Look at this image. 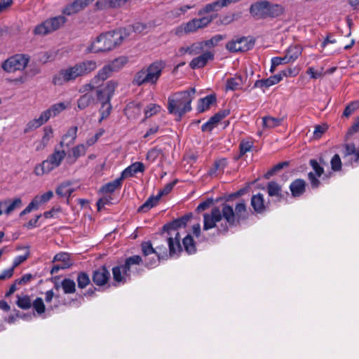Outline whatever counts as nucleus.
<instances>
[{
    "label": "nucleus",
    "mask_w": 359,
    "mask_h": 359,
    "mask_svg": "<svg viewBox=\"0 0 359 359\" xmlns=\"http://www.w3.org/2000/svg\"><path fill=\"white\" fill-rule=\"evenodd\" d=\"M97 67L95 60H83L72 66L60 69L53 78V83L62 86L65 83L74 81L76 79L84 76Z\"/></svg>",
    "instance_id": "1"
},
{
    "label": "nucleus",
    "mask_w": 359,
    "mask_h": 359,
    "mask_svg": "<svg viewBox=\"0 0 359 359\" xmlns=\"http://www.w3.org/2000/svg\"><path fill=\"white\" fill-rule=\"evenodd\" d=\"M127 36L123 29L102 34L91 43L88 50L92 53L111 50L120 46Z\"/></svg>",
    "instance_id": "2"
},
{
    "label": "nucleus",
    "mask_w": 359,
    "mask_h": 359,
    "mask_svg": "<svg viewBox=\"0 0 359 359\" xmlns=\"http://www.w3.org/2000/svg\"><path fill=\"white\" fill-rule=\"evenodd\" d=\"M194 94L195 88L171 94L168 99V112L181 118L184 114L190 111Z\"/></svg>",
    "instance_id": "3"
},
{
    "label": "nucleus",
    "mask_w": 359,
    "mask_h": 359,
    "mask_svg": "<svg viewBox=\"0 0 359 359\" xmlns=\"http://www.w3.org/2000/svg\"><path fill=\"white\" fill-rule=\"evenodd\" d=\"M165 65L162 62H154L148 67L142 68L134 76L133 83L137 86L144 84L155 85L159 80Z\"/></svg>",
    "instance_id": "4"
},
{
    "label": "nucleus",
    "mask_w": 359,
    "mask_h": 359,
    "mask_svg": "<svg viewBox=\"0 0 359 359\" xmlns=\"http://www.w3.org/2000/svg\"><path fill=\"white\" fill-rule=\"evenodd\" d=\"M189 216L186 215L180 219L175 220L171 224L164 225L163 229L168 231L170 235V237L166 239L168 241L170 256H172L182 250L180 243V233L177 231V229L185 226L189 220Z\"/></svg>",
    "instance_id": "5"
},
{
    "label": "nucleus",
    "mask_w": 359,
    "mask_h": 359,
    "mask_svg": "<svg viewBox=\"0 0 359 359\" xmlns=\"http://www.w3.org/2000/svg\"><path fill=\"white\" fill-rule=\"evenodd\" d=\"M142 262L143 260L140 255H133L126 258L124 264L113 267L114 285L117 286L126 283L127 280L130 279V272L134 266Z\"/></svg>",
    "instance_id": "6"
},
{
    "label": "nucleus",
    "mask_w": 359,
    "mask_h": 359,
    "mask_svg": "<svg viewBox=\"0 0 359 359\" xmlns=\"http://www.w3.org/2000/svg\"><path fill=\"white\" fill-rule=\"evenodd\" d=\"M67 107L68 104L65 102H59L53 104L50 108L41 112L39 118H34L29 121L24 129V132L27 133L41 127L51 117H55L65 110Z\"/></svg>",
    "instance_id": "7"
},
{
    "label": "nucleus",
    "mask_w": 359,
    "mask_h": 359,
    "mask_svg": "<svg viewBox=\"0 0 359 359\" xmlns=\"http://www.w3.org/2000/svg\"><path fill=\"white\" fill-rule=\"evenodd\" d=\"M222 215L229 226H236L241 220H244L248 217L246 204L243 201H241L236 204L234 210L231 205L224 204Z\"/></svg>",
    "instance_id": "8"
},
{
    "label": "nucleus",
    "mask_w": 359,
    "mask_h": 359,
    "mask_svg": "<svg viewBox=\"0 0 359 359\" xmlns=\"http://www.w3.org/2000/svg\"><path fill=\"white\" fill-rule=\"evenodd\" d=\"M66 155L67 154L65 150L55 148L46 160L43 161L35 166L34 170V174L36 176H42L49 173L61 165Z\"/></svg>",
    "instance_id": "9"
},
{
    "label": "nucleus",
    "mask_w": 359,
    "mask_h": 359,
    "mask_svg": "<svg viewBox=\"0 0 359 359\" xmlns=\"http://www.w3.org/2000/svg\"><path fill=\"white\" fill-rule=\"evenodd\" d=\"M65 22L66 18L62 15L51 18L37 25L34 33L36 35H46L58 29Z\"/></svg>",
    "instance_id": "10"
},
{
    "label": "nucleus",
    "mask_w": 359,
    "mask_h": 359,
    "mask_svg": "<svg viewBox=\"0 0 359 359\" xmlns=\"http://www.w3.org/2000/svg\"><path fill=\"white\" fill-rule=\"evenodd\" d=\"M29 61V57L25 54H16L5 60L1 67L7 72L23 70Z\"/></svg>",
    "instance_id": "11"
},
{
    "label": "nucleus",
    "mask_w": 359,
    "mask_h": 359,
    "mask_svg": "<svg viewBox=\"0 0 359 359\" xmlns=\"http://www.w3.org/2000/svg\"><path fill=\"white\" fill-rule=\"evenodd\" d=\"M118 86V82L114 80H110L103 85H99L95 90L97 101L100 102H111Z\"/></svg>",
    "instance_id": "12"
},
{
    "label": "nucleus",
    "mask_w": 359,
    "mask_h": 359,
    "mask_svg": "<svg viewBox=\"0 0 359 359\" xmlns=\"http://www.w3.org/2000/svg\"><path fill=\"white\" fill-rule=\"evenodd\" d=\"M254 43L247 37L232 39L226 44V48L230 52H245L252 48Z\"/></svg>",
    "instance_id": "13"
},
{
    "label": "nucleus",
    "mask_w": 359,
    "mask_h": 359,
    "mask_svg": "<svg viewBox=\"0 0 359 359\" xmlns=\"http://www.w3.org/2000/svg\"><path fill=\"white\" fill-rule=\"evenodd\" d=\"M142 252L144 257L154 255L151 259H145V266L148 268L154 267L160 259L159 252L155 250L150 241L143 242L141 245Z\"/></svg>",
    "instance_id": "14"
},
{
    "label": "nucleus",
    "mask_w": 359,
    "mask_h": 359,
    "mask_svg": "<svg viewBox=\"0 0 359 359\" xmlns=\"http://www.w3.org/2000/svg\"><path fill=\"white\" fill-rule=\"evenodd\" d=\"M222 217V210H220L219 208L215 207L210 214L203 215V229L207 231L215 227L216 223L220 222Z\"/></svg>",
    "instance_id": "15"
},
{
    "label": "nucleus",
    "mask_w": 359,
    "mask_h": 359,
    "mask_svg": "<svg viewBox=\"0 0 359 359\" xmlns=\"http://www.w3.org/2000/svg\"><path fill=\"white\" fill-rule=\"evenodd\" d=\"M309 164L314 170V172H310L308 174V177L310 181L312 188L316 189L320 185V181L318 177H320L324 172L323 166L315 159H311Z\"/></svg>",
    "instance_id": "16"
},
{
    "label": "nucleus",
    "mask_w": 359,
    "mask_h": 359,
    "mask_svg": "<svg viewBox=\"0 0 359 359\" xmlns=\"http://www.w3.org/2000/svg\"><path fill=\"white\" fill-rule=\"evenodd\" d=\"M24 249L25 250V253L23 255L16 257L13 260V266L2 271L0 274V280H4L12 277L14 269L28 259L30 255L29 248V247H25Z\"/></svg>",
    "instance_id": "17"
},
{
    "label": "nucleus",
    "mask_w": 359,
    "mask_h": 359,
    "mask_svg": "<svg viewBox=\"0 0 359 359\" xmlns=\"http://www.w3.org/2000/svg\"><path fill=\"white\" fill-rule=\"evenodd\" d=\"M95 0H74L72 3L67 5L62 10V13L67 15H72L83 10Z\"/></svg>",
    "instance_id": "18"
},
{
    "label": "nucleus",
    "mask_w": 359,
    "mask_h": 359,
    "mask_svg": "<svg viewBox=\"0 0 359 359\" xmlns=\"http://www.w3.org/2000/svg\"><path fill=\"white\" fill-rule=\"evenodd\" d=\"M198 29L197 24L194 18L186 23H182L177 26L172 32L175 35L180 37L184 35L194 33Z\"/></svg>",
    "instance_id": "19"
},
{
    "label": "nucleus",
    "mask_w": 359,
    "mask_h": 359,
    "mask_svg": "<svg viewBox=\"0 0 359 359\" xmlns=\"http://www.w3.org/2000/svg\"><path fill=\"white\" fill-rule=\"evenodd\" d=\"M267 1H261L251 5L250 13L257 19L267 18Z\"/></svg>",
    "instance_id": "20"
},
{
    "label": "nucleus",
    "mask_w": 359,
    "mask_h": 359,
    "mask_svg": "<svg viewBox=\"0 0 359 359\" xmlns=\"http://www.w3.org/2000/svg\"><path fill=\"white\" fill-rule=\"evenodd\" d=\"M4 206V212L6 215H10L15 210L20 209L22 206V201L20 197L13 198H6L1 201Z\"/></svg>",
    "instance_id": "21"
},
{
    "label": "nucleus",
    "mask_w": 359,
    "mask_h": 359,
    "mask_svg": "<svg viewBox=\"0 0 359 359\" xmlns=\"http://www.w3.org/2000/svg\"><path fill=\"white\" fill-rule=\"evenodd\" d=\"M109 278L110 273L105 266H102L95 270L92 276L93 283L98 286H102L107 284Z\"/></svg>",
    "instance_id": "22"
},
{
    "label": "nucleus",
    "mask_w": 359,
    "mask_h": 359,
    "mask_svg": "<svg viewBox=\"0 0 359 359\" xmlns=\"http://www.w3.org/2000/svg\"><path fill=\"white\" fill-rule=\"evenodd\" d=\"M77 126H72L69 128L67 133L62 137L60 142V147L63 148L65 147H69L72 145L77 137Z\"/></svg>",
    "instance_id": "23"
},
{
    "label": "nucleus",
    "mask_w": 359,
    "mask_h": 359,
    "mask_svg": "<svg viewBox=\"0 0 359 359\" xmlns=\"http://www.w3.org/2000/svg\"><path fill=\"white\" fill-rule=\"evenodd\" d=\"M214 58V55L210 52H205L198 57L194 58L189 63L191 69L203 67L209 60Z\"/></svg>",
    "instance_id": "24"
},
{
    "label": "nucleus",
    "mask_w": 359,
    "mask_h": 359,
    "mask_svg": "<svg viewBox=\"0 0 359 359\" xmlns=\"http://www.w3.org/2000/svg\"><path fill=\"white\" fill-rule=\"evenodd\" d=\"M306 182L302 179L294 180L290 185V190L292 196L299 197L302 196L306 190Z\"/></svg>",
    "instance_id": "25"
},
{
    "label": "nucleus",
    "mask_w": 359,
    "mask_h": 359,
    "mask_svg": "<svg viewBox=\"0 0 359 359\" xmlns=\"http://www.w3.org/2000/svg\"><path fill=\"white\" fill-rule=\"evenodd\" d=\"M145 170L144 165L141 162H135L126 168L122 172V178L132 177L137 172H143Z\"/></svg>",
    "instance_id": "26"
},
{
    "label": "nucleus",
    "mask_w": 359,
    "mask_h": 359,
    "mask_svg": "<svg viewBox=\"0 0 359 359\" xmlns=\"http://www.w3.org/2000/svg\"><path fill=\"white\" fill-rule=\"evenodd\" d=\"M87 146L85 144H79L74 147L71 150V154L69 155L68 159L70 163H74L81 156L86 154Z\"/></svg>",
    "instance_id": "27"
},
{
    "label": "nucleus",
    "mask_w": 359,
    "mask_h": 359,
    "mask_svg": "<svg viewBox=\"0 0 359 359\" xmlns=\"http://www.w3.org/2000/svg\"><path fill=\"white\" fill-rule=\"evenodd\" d=\"M216 102V97L214 95H207L201 98L198 102L197 110L198 112H204L209 109L210 106Z\"/></svg>",
    "instance_id": "28"
},
{
    "label": "nucleus",
    "mask_w": 359,
    "mask_h": 359,
    "mask_svg": "<svg viewBox=\"0 0 359 359\" xmlns=\"http://www.w3.org/2000/svg\"><path fill=\"white\" fill-rule=\"evenodd\" d=\"M112 72L107 65L100 69L97 74L93 77V82L100 85L101 83L107 80L112 74Z\"/></svg>",
    "instance_id": "29"
},
{
    "label": "nucleus",
    "mask_w": 359,
    "mask_h": 359,
    "mask_svg": "<svg viewBox=\"0 0 359 359\" xmlns=\"http://www.w3.org/2000/svg\"><path fill=\"white\" fill-rule=\"evenodd\" d=\"M251 205L255 212L261 213L265 210L264 196L261 194L254 195L251 198Z\"/></svg>",
    "instance_id": "30"
},
{
    "label": "nucleus",
    "mask_w": 359,
    "mask_h": 359,
    "mask_svg": "<svg viewBox=\"0 0 359 359\" xmlns=\"http://www.w3.org/2000/svg\"><path fill=\"white\" fill-rule=\"evenodd\" d=\"M243 83V78L241 76L228 79L226 84V90H236L241 88Z\"/></svg>",
    "instance_id": "31"
},
{
    "label": "nucleus",
    "mask_w": 359,
    "mask_h": 359,
    "mask_svg": "<svg viewBox=\"0 0 359 359\" xmlns=\"http://www.w3.org/2000/svg\"><path fill=\"white\" fill-rule=\"evenodd\" d=\"M302 48L299 46H291L285 52V56L290 62H294L302 54Z\"/></svg>",
    "instance_id": "32"
},
{
    "label": "nucleus",
    "mask_w": 359,
    "mask_h": 359,
    "mask_svg": "<svg viewBox=\"0 0 359 359\" xmlns=\"http://www.w3.org/2000/svg\"><path fill=\"white\" fill-rule=\"evenodd\" d=\"M227 165V161L226 158H221L215 162L213 164V166L209 170L208 175L210 176L216 175L217 173H222L224 172V169Z\"/></svg>",
    "instance_id": "33"
},
{
    "label": "nucleus",
    "mask_w": 359,
    "mask_h": 359,
    "mask_svg": "<svg viewBox=\"0 0 359 359\" xmlns=\"http://www.w3.org/2000/svg\"><path fill=\"white\" fill-rule=\"evenodd\" d=\"M123 179L124 178H122V175H121L119 178L109 182V183L102 186L101 188V191L106 194L114 192L116 189L121 187Z\"/></svg>",
    "instance_id": "34"
},
{
    "label": "nucleus",
    "mask_w": 359,
    "mask_h": 359,
    "mask_svg": "<svg viewBox=\"0 0 359 359\" xmlns=\"http://www.w3.org/2000/svg\"><path fill=\"white\" fill-rule=\"evenodd\" d=\"M160 198H161L158 197V194L156 196H150L141 206L139 207L137 211L142 212H147L158 204Z\"/></svg>",
    "instance_id": "35"
},
{
    "label": "nucleus",
    "mask_w": 359,
    "mask_h": 359,
    "mask_svg": "<svg viewBox=\"0 0 359 359\" xmlns=\"http://www.w3.org/2000/svg\"><path fill=\"white\" fill-rule=\"evenodd\" d=\"M31 297L27 294L17 295L16 305L21 309L27 310L32 307Z\"/></svg>",
    "instance_id": "36"
},
{
    "label": "nucleus",
    "mask_w": 359,
    "mask_h": 359,
    "mask_svg": "<svg viewBox=\"0 0 359 359\" xmlns=\"http://www.w3.org/2000/svg\"><path fill=\"white\" fill-rule=\"evenodd\" d=\"M283 118H275L270 116H264L262 118V126L264 128H273L280 126Z\"/></svg>",
    "instance_id": "37"
},
{
    "label": "nucleus",
    "mask_w": 359,
    "mask_h": 359,
    "mask_svg": "<svg viewBox=\"0 0 359 359\" xmlns=\"http://www.w3.org/2000/svg\"><path fill=\"white\" fill-rule=\"evenodd\" d=\"M73 191L74 189L71 187V184L69 182H65L57 187L55 192L60 197L69 198Z\"/></svg>",
    "instance_id": "38"
},
{
    "label": "nucleus",
    "mask_w": 359,
    "mask_h": 359,
    "mask_svg": "<svg viewBox=\"0 0 359 359\" xmlns=\"http://www.w3.org/2000/svg\"><path fill=\"white\" fill-rule=\"evenodd\" d=\"M93 101L94 98L91 93H85L78 99L77 107L83 110L88 107Z\"/></svg>",
    "instance_id": "39"
},
{
    "label": "nucleus",
    "mask_w": 359,
    "mask_h": 359,
    "mask_svg": "<svg viewBox=\"0 0 359 359\" xmlns=\"http://www.w3.org/2000/svg\"><path fill=\"white\" fill-rule=\"evenodd\" d=\"M267 192L270 196L282 198L281 186L275 182H270L267 184Z\"/></svg>",
    "instance_id": "40"
},
{
    "label": "nucleus",
    "mask_w": 359,
    "mask_h": 359,
    "mask_svg": "<svg viewBox=\"0 0 359 359\" xmlns=\"http://www.w3.org/2000/svg\"><path fill=\"white\" fill-rule=\"evenodd\" d=\"M128 62V59L126 57H119L114 59L107 65L112 72H118Z\"/></svg>",
    "instance_id": "41"
},
{
    "label": "nucleus",
    "mask_w": 359,
    "mask_h": 359,
    "mask_svg": "<svg viewBox=\"0 0 359 359\" xmlns=\"http://www.w3.org/2000/svg\"><path fill=\"white\" fill-rule=\"evenodd\" d=\"M267 7V17H277L283 12V7L278 4H273L268 1Z\"/></svg>",
    "instance_id": "42"
},
{
    "label": "nucleus",
    "mask_w": 359,
    "mask_h": 359,
    "mask_svg": "<svg viewBox=\"0 0 359 359\" xmlns=\"http://www.w3.org/2000/svg\"><path fill=\"white\" fill-rule=\"evenodd\" d=\"M219 9H221V8H220L219 4L217 0L210 4H206L203 8H201L198 12V15H203L205 13L218 11Z\"/></svg>",
    "instance_id": "43"
},
{
    "label": "nucleus",
    "mask_w": 359,
    "mask_h": 359,
    "mask_svg": "<svg viewBox=\"0 0 359 359\" xmlns=\"http://www.w3.org/2000/svg\"><path fill=\"white\" fill-rule=\"evenodd\" d=\"M61 286L65 294H73L76 291L75 282L69 278H65L61 282Z\"/></svg>",
    "instance_id": "44"
},
{
    "label": "nucleus",
    "mask_w": 359,
    "mask_h": 359,
    "mask_svg": "<svg viewBox=\"0 0 359 359\" xmlns=\"http://www.w3.org/2000/svg\"><path fill=\"white\" fill-rule=\"evenodd\" d=\"M183 245L185 250L189 254H192L196 252V246L193 238L190 235H187L183 239Z\"/></svg>",
    "instance_id": "45"
},
{
    "label": "nucleus",
    "mask_w": 359,
    "mask_h": 359,
    "mask_svg": "<svg viewBox=\"0 0 359 359\" xmlns=\"http://www.w3.org/2000/svg\"><path fill=\"white\" fill-rule=\"evenodd\" d=\"M78 287L81 289L86 287L90 283L88 275L85 272H81L77 276Z\"/></svg>",
    "instance_id": "46"
},
{
    "label": "nucleus",
    "mask_w": 359,
    "mask_h": 359,
    "mask_svg": "<svg viewBox=\"0 0 359 359\" xmlns=\"http://www.w3.org/2000/svg\"><path fill=\"white\" fill-rule=\"evenodd\" d=\"M32 307L34 309V311L39 314L41 315L45 312L46 307L44 302L41 297H37L36 299L32 301Z\"/></svg>",
    "instance_id": "47"
},
{
    "label": "nucleus",
    "mask_w": 359,
    "mask_h": 359,
    "mask_svg": "<svg viewBox=\"0 0 359 359\" xmlns=\"http://www.w3.org/2000/svg\"><path fill=\"white\" fill-rule=\"evenodd\" d=\"M101 107L100 109V112L101 114V118L100 119V122H101L103 119L106 118L111 113V102H100Z\"/></svg>",
    "instance_id": "48"
},
{
    "label": "nucleus",
    "mask_w": 359,
    "mask_h": 359,
    "mask_svg": "<svg viewBox=\"0 0 359 359\" xmlns=\"http://www.w3.org/2000/svg\"><path fill=\"white\" fill-rule=\"evenodd\" d=\"M224 39V36L222 34H216L212 36L210 39L202 41L203 43V46H206L208 48H213L216 46L219 42L222 41Z\"/></svg>",
    "instance_id": "49"
},
{
    "label": "nucleus",
    "mask_w": 359,
    "mask_h": 359,
    "mask_svg": "<svg viewBox=\"0 0 359 359\" xmlns=\"http://www.w3.org/2000/svg\"><path fill=\"white\" fill-rule=\"evenodd\" d=\"M290 63L288 60L287 59L286 56L284 57H274L271 59V66L270 71L271 72H273L275 71V69L276 67L284 65V64H288Z\"/></svg>",
    "instance_id": "50"
},
{
    "label": "nucleus",
    "mask_w": 359,
    "mask_h": 359,
    "mask_svg": "<svg viewBox=\"0 0 359 359\" xmlns=\"http://www.w3.org/2000/svg\"><path fill=\"white\" fill-rule=\"evenodd\" d=\"M160 108V106L156 104H149V105L147 106L146 109H144L145 117L149 118L153 115L157 114L159 111Z\"/></svg>",
    "instance_id": "51"
},
{
    "label": "nucleus",
    "mask_w": 359,
    "mask_h": 359,
    "mask_svg": "<svg viewBox=\"0 0 359 359\" xmlns=\"http://www.w3.org/2000/svg\"><path fill=\"white\" fill-rule=\"evenodd\" d=\"M197 24L198 29H203L206 27L212 20V16H205L201 18H194Z\"/></svg>",
    "instance_id": "52"
},
{
    "label": "nucleus",
    "mask_w": 359,
    "mask_h": 359,
    "mask_svg": "<svg viewBox=\"0 0 359 359\" xmlns=\"http://www.w3.org/2000/svg\"><path fill=\"white\" fill-rule=\"evenodd\" d=\"M253 143L250 141H242L240 143L239 149H240V154L238 158L243 156L247 152L250 151L252 148Z\"/></svg>",
    "instance_id": "53"
},
{
    "label": "nucleus",
    "mask_w": 359,
    "mask_h": 359,
    "mask_svg": "<svg viewBox=\"0 0 359 359\" xmlns=\"http://www.w3.org/2000/svg\"><path fill=\"white\" fill-rule=\"evenodd\" d=\"M203 49V43L196 42L189 46V55H197L199 54Z\"/></svg>",
    "instance_id": "54"
},
{
    "label": "nucleus",
    "mask_w": 359,
    "mask_h": 359,
    "mask_svg": "<svg viewBox=\"0 0 359 359\" xmlns=\"http://www.w3.org/2000/svg\"><path fill=\"white\" fill-rule=\"evenodd\" d=\"M331 168L334 171H339L341 169V161L340 156L338 154H335L331 159L330 161Z\"/></svg>",
    "instance_id": "55"
},
{
    "label": "nucleus",
    "mask_w": 359,
    "mask_h": 359,
    "mask_svg": "<svg viewBox=\"0 0 359 359\" xmlns=\"http://www.w3.org/2000/svg\"><path fill=\"white\" fill-rule=\"evenodd\" d=\"M99 85L97 83L93 82V78L88 83H86L83 86H82L79 89V93H89L88 92H90L93 90L94 89H96V88Z\"/></svg>",
    "instance_id": "56"
},
{
    "label": "nucleus",
    "mask_w": 359,
    "mask_h": 359,
    "mask_svg": "<svg viewBox=\"0 0 359 359\" xmlns=\"http://www.w3.org/2000/svg\"><path fill=\"white\" fill-rule=\"evenodd\" d=\"M161 150L157 148L150 149L147 154L146 159L150 162H154L159 156Z\"/></svg>",
    "instance_id": "57"
},
{
    "label": "nucleus",
    "mask_w": 359,
    "mask_h": 359,
    "mask_svg": "<svg viewBox=\"0 0 359 359\" xmlns=\"http://www.w3.org/2000/svg\"><path fill=\"white\" fill-rule=\"evenodd\" d=\"M53 196V192L48 191L42 195H38L35 196V198L38 201L39 205L48 202Z\"/></svg>",
    "instance_id": "58"
},
{
    "label": "nucleus",
    "mask_w": 359,
    "mask_h": 359,
    "mask_svg": "<svg viewBox=\"0 0 359 359\" xmlns=\"http://www.w3.org/2000/svg\"><path fill=\"white\" fill-rule=\"evenodd\" d=\"M271 86H273V84L272 81L270 77H269L268 79H266L257 80L255 83V88H266Z\"/></svg>",
    "instance_id": "59"
},
{
    "label": "nucleus",
    "mask_w": 359,
    "mask_h": 359,
    "mask_svg": "<svg viewBox=\"0 0 359 359\" xmlns=\"http://www.w3.org/2000/svg\"><path fill=\"white\" fill-rule=\"evenodd\" d=\"M357 151L358 150H356L355 147L353 144H347L344 147V154L345 156L353 154L355 156V159Z\"/></svg>",
    "instance_id": "60"
},
{
    "label": "nucleus",
    "mask_w": 359,
    "mask_h": 359,
    "mask_svg": "<svg viewBox=\"0 0 359 359\" xmlns=\"http://www.w3.org/2000/svg\"><path fill=\"white\" fill-rule=\"evenodd\" d=\"M359 106L358 102H352L346 106L343 115L346 117L349 116Z\"/></svg>",
    "instance_id": "61"
},
{
    "label": "nucleus",
    "mask_w": 359,
    "mask_h": 359,
    "mask_svg": "<svg viewBox=\"0 0 359 359\" xmlns=\"http://www.w3.org/2000/svg\"><path fill=\"white\" fill-rule=\"evenodd\" d=\"M53 128L50 126H46L43 128V136L42 140H43L44 142H47L48 143L49 140L53 137Z\"/></svg>",
    "instance_id": "62"
},
{
    "label": "nucleus",
    "mask_w": 359,
    "mask_h": 359,
    "mask_svg": "<svg viewBox=\"0 0 359 359\" xmlns=\"http://www.w3.org/2000/svg\"><path fill=\"white\" fill-rule=\"evenodd\" d=\"M175 184V182H171L167 184L165 187L160 190L158 193V197L161 198L163 196L168 194L171 190L173 189L174 186Z\"/></svg>",
    "instance_id": "63"
},
{
    "label": "nucleus",
    "mask_w": 359,
    "mask_h": 359,
    "mask_svg": "<svg viewBox=\"0 0 359 359\" xmlns=\"http://www.w3.org/2000/svg\"><path fill=\"white\" fill-rule=\"evenodd\" d=\"M306 73H307L308 75L310 76L311 78L315 79H319V78L323 76L322 71L318 72V71L316 70L312 67H309L307 69Z\"/></svg>",
    "instance_id": "64"
}]
</instances>
